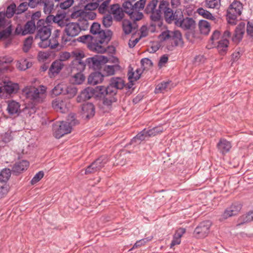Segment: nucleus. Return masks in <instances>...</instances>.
Instances as JSON below:
<instances>
[{
    "label": "nucleus",
    "instance_id": "f257e3e1",
    "mask_svg": "<svg viewBox=\"0 0 253 253\" xmlns=\"http://www.w3.org/2000/svg\"><path fill=\"white\" fill-rule=\"evenodd\" d=\"M158 4V0L150 1L145 8V13L148 15L151 20L154 22L159 21L161 19V14H164L165 20L168 23L173 22L176 14V11L174 13L169 7V1L161 0L159 3L158 9H156Z\"/></svg>",
    "mask_w": 253,
    "mask_h": 253
},
{
    "label": "nucleus",
    "instance_id": "f03ea898",
    "mask_svg": "<svg viewBox=\"0 0 253 253\" xmlns=\"http://www.w3.org/2000/svg\"><path fill=\"white\" fill-rule=\"evenodd\" d=\"M78 123L74 114H70L67 122H56L53 126V135L56 138H60L65 134L71 132L72 127Z\"/></svg>",
    "mask_w": 253,
    "mask_h": 253
},
{
    "label": "nucleus",
    "instance_id": "7ed1b4c3",
    "mask_svg": "<svg viewBox=\"0 0 253 253\" xmlns=\"http://www.w3.org/2000/svg\"><path fill=\"white\" fill-rule=\"evenodd\" d=\"M46 87L41 85L38 87L27 86L23 89V93L27 99L35 103L42 102L46 96Z\"/></svg>",
    "mask_w": 253,
    "mask_h": 253
},
{
    "label": "nucleus",
    "instance_id": "20e7f679",
    "mask_svg": "<svg viewBox=\"0 0 253 253\" xmlns=\"http://www.w3.org/2000/svg\"><path fill=\"white\" fill-rule=\"evenodd\" d=\"M81 31V28L78 23H67L64 30L65 35L62 37V43L64 45L69 44L68 42H70L73 38L77 36Z\"/></svg>",
    "mask_w": 253,
    "mask_h": 253
},
{
    "label": "nucleus",
    "instance_id": "39448f33",
    "mask_svg": "<svg viewBox=\"0 0 253 253\" xmlns=\"http://www.w3.org/2000/svg\"><path fill=\"white\" fill-rule=\"evenodd\" d=\"M175 24L184 30H188L194 28L195 22L192 18H183L182 11L180 9L176 10L174 20Z\"/></svg>",
    "mask_w": 253,
    "mask_h": 253
},
{
    "label": "nucleus",
    "instance_id": "423d86ee",
    "mask_svg": "<svg viewBox=\"0 0 253 253\" xmlns=\"http://www.w3.org/2000/svg\"><path fill=\"white\" fill-rule=\"evenodd\" d=\"M243 9L242 4L239 1H233L227 9V19L229 23L235 25L237 16L242 13Z\"/></svg>",
    "mask_w": 253,
    "mask_h": 253
},
{
    "label": "nucleus",
    "instance_id": "0eeeda50",
    "mask_svg": "<svg viewBox=\"0 0 253 253\" xmlns=\"http://www.w3.org/2000/svg\"><path fill=\"white\" fill-rule=\"evenodd\" d=\"M110 40L104 39V38L95 39L93 42L88 43V48L97 53H103L106 52L107 43Z\"/></svg>",
    "mask_w": 253,
    "mask_h": 253
},
{
    "label": "nucleus",
    "instance_id": "6e6552de",
    "mask_svg": "<svg viewBox=\"0 0 253 253\" xmlns=\"http://www.w3.org/2000/svg\"><path fill=\"white\" fill-rule=\"evenodd\" d=\"M107 162L108 159L106 156L100 157L87 167L85 170V174H91L98 171L105 166Z\"/></svg>",
    "mask_w": 253,
    "mask_h": 253
},
{
    "label": "nucleus",
    "instance_id": "1a4fd4ad",
    "mask_svg": "<svg viewBox=\"0 0 253 253\" xmlns=\"http://www.w3.org/2000/svg\"><path fill=\"white\" fill-rule=\"evenodd\" d=\"M107 62V57L103 55H97L86 59L87 66L93 70L99 69L101 68V64H105Z\"/></svg>",
    "mask_w": 253,
    "mask_h": 253
},
{
    "label": "nucleus",
    "instance_id": "9d476101",
    "mask_svg": "<svg viewBox=\"0 0 253 253\" xmlns=\"http://www.w3.org/2000/svg\"><path fill=\"white\" fill-rule=\"evenodd\" d=\"M211 222L209 220L201 222L195 229L194 234L198 238H203L206 237L210 232Z\"/></svg>",
    "mask_w": 253,
    "mask_h": 253
},
{
    "label": "nucleus",
    "instance_id": "9b49d317",
    "mask_svg": "<svg viewBox=\"0 0 253 253\" xmlns=\"http://www.w3.org/2000/svg\"><path fill=\"white\" fill-rule=\"evenodd\" d=\"M42 23V21H40L38 23L37 26V33L36 36V38H39L41 40V42H44L46 41L50 36L51 35V29L49 25L46 23V25H41V23Z\"/></svg>",
    "mask_w": 253,
    "mask_h": 253
},
{
    "label": "nucleus",
    "instance_id": "f8f14e48",
    "mask_svg": "<svg viewBox=\"0 0 253 253\" xmlns=\"http://www.w3.org/2000/svg\"><path fill=\"white\" fill-rule=\"evenodd\" d=\"M91 34L94 35L95 39L104 38V39L110 40V32L108 31L105 32L103 30H100V25L96 22H94L90 29Z\"/></svg>",
    "mask_w": 253,
    "mask_h": 253
},
{
    "label": "nucleus",
    "instance_id": "ddd939ff",
    "mask_svg": "<svg viewBox=\"0 0 253 253\" xmlns=\"http://www.w3.org/2000/svg\"><path fill=\"white\" fill-rule=\"evenodd\" d=\"M52 106L56 111L65 113L68 111L70 103L68 99L57 98L52 101Z\"/></svg>",
    "mask_w": 253,
    "mask_h": 253
},
{
    "label": "nucleus",
    "instance_id": "4468645a",
    "mask_svg": "<svg viewBox=\"0 0 253 253\" xmlns=\"http://www.w3.org/2000/svg\"><path fill=\"white\" fill-rule=\"evenodd\" d=\"M241 205L235 203L226 209L222 215V218L226 219L230 216L236 215L241 210Z\"/></svg>",
    "mask_w": 253,
    "mask_h": 253
},
{
    "label": "nucleus",
    "instance_id": "2eb2a0df",
    "mask_svg": "<svg viewBox=\"0 0 253 253\" xmlns=\"http://www.w3.org/2000/svg\"><path fill=\"white\" fill-rule=\"evenodd\" d=\"M94 93L95 90L92 87H86L78 96L77 101L78 102H82L86 100L89 99L94 95Z\"/></svg>",
    "mask_w": 253,
    "mask_h": 253
},
{
    "label": "nucleus",
    "instance_id": "dca6fc26",
    "mask_svg": "<svg viewBox=\"0 0 253 253\" xmlns=\"http://www.w3.org/2000/svg\"><path fill=\"white\" fill-rule=\"evenodd\" d=\"M245 23L244 22H241L238 25L235 29L234 37L232 38L234 42L238 43L241 41L245 33Z\"/></svg>",
    "mask_w": 253,
    "mask_h": 253
},
{
    "label": "nucleus",
    "instance_id": "f3484780",
    "mask_svg": "<svg viewBox=\"0 0 253 253\" xmlns=\"http://www.w3.org/2000/svg\"><path fill=\"white\" fill-rule=\"evenodd\" d=\"M82 115L87 119H90L95 114V108L91 103H84L82 107Z\"/></svg>",
    "mask_w": 253,
    "mask_h": 253
},
{
    "label": "nucleus",
    "instance_id": "a211bd4d",
    "mask_svg": "<svg viewBox=\"0 0 253 253\" xmlns=\"http://www.w3.org/2000/svg\"><path fill=\"white\" fill-rule=\"evenodd\" d=\"M169 41L172 47L181 46L183 44L182 35L179 31L171 32Z\"/></svg>",
    "mask_w": 253,
    "mask_h": 253
},
{
    "label": "nucleus",
    "instance_id": "6ab92c4d",
    "mask_svg": "<svg viewBox=\"0 0 253 253\" xmlns=\"http://www.w3.org/2000/svg\"><path fill=\"white\" fill-rule=\"evenodd\" d=\"M98 88L100 94L104 96H109L111 97H115L118 90L111 84H109L107 87L98 86Z\"/></svg>",
    "mask_w": 253,
    "mask_h": 253
},
{
    "label": "nucleus",
    "instance_id": "aec40b11",
    "mask_svg": "<svg viewBox=\"0 0 253 253\" xmlns=\"http://www.w3.org/2000/svg\"><path fill=\"white\" fill-rule=\"evenodd\" d=\"M109 12L112 14L114 15V18L117 21L122 20L124 16L122 8L118 4L111 5Z\"/></svg>",
    "mask_w": 253,
    "mask_h": 253
},
{
    "label": "nucleus",
    "instance_id": "412c9836",
    "mask_svg": "<svg viewBox=\"0 0 253 253\" xmlns=\"http://www.w3.org/2000/svg\"><path fill=\"white\" fill-rule=\"evenodd\" d=\"M104 79V76L100 72H95L89 75L88 78L89 84L95 85L102 83Z\"/></svg>",
    "mask_w": 253,
    "mask_h": 253
},
{
    "label": "nucleus",
    "instance_id": "4be33fe9",
    "mask_svg": "<svg viewBox=\"0 0 253 253\" xmlns=\"http://www.w3.org/2000/svg\"><path fill=\"white\" fill-rule=\"evenodd\" d=\"M39 45L42 48H45L50 47L51 49H54L59 45L58 40L51 36L49 40L48 39L46 41H44V42H40L39 43Z\"/></svg>",
    "mask_w": 253,
    "mask_h": 253
},
{
    "label": "nucleus",
    "instance_id": "5701e85b",
    "mask_svg": "<svg viewBox=\"0 0 253 253\" xmlns=\"http://www.w3.org/2000/svg\"><path fill=\"white\" fill-rule=\"evenodd\" d=\"M231 147L230 142L225 139H221L217 144L218 151L222 154H225L228 152Z\"/></svg>",
    "mask_w": 253,
    "mask_h": 253
},
{
    "label": "nucleus",
    "instance_id": "b1692460",
    "mask_svg": "<svg viewBox=\"0 0 253 253\" xmlns=\"http://www.w3.org/2000/svg\"><path fill=\"white\" fill-rule=\"evenodd\" d=\"M63 66L64 64L61 61L56 60L54 61L52 63L49 70V74L50 77L58 74L63 68Z\"/></svg>",
    "mask_w": 253,
    "mask_h": 253
},
{
    "label": "nucleus",
    "instance_id": "393cba45",
    "mask_svg": "<svg viewBox=\"0 0 253 253\" xmlns=\"http://www.w3.org/2000/svg\"><path fill=\"white\" fill-rule=\"evenodd\" d=\"M29 165V163L27 161L17 162L12 167V171L14 173H20L27 169Z\"/></svg>",
    "mask_w": 253,
    "mask_h": 253
},
{
    "label": "nucleus",
    "instance_id": "a878e982",
    "mask_svg": "<svg viewBox=\"0 0 253 253\" xmlns=\"http://www.w3.org/2000/svg\"><path fill=\"white\" fill-rule=\"evenodd\" d=\"M20 105L16 101L12 100L8 103L7 110L10 115L18 114L20 112Z\"/></svg>",
    "mask_w": 253,
    "mask_h": 253
},
{
    "label": "nucleus",
    "instance_id": "bb28decb",
    "mask_svg": "<svg viewBox=\"0 0 253 253\" xmlns=\"http://www.w3.org/2000/svg\"><path fill=\"white\" fill-rule=\"evenodd\" d=\"M229 45V41L227 39H221L217 42L216 47L219 53L222 55L225 54L227 50Z\"/></svg>",
    "mask_w": 253,
    "mask_h": 253
},
{
    "label": "nucleus",
    "instance_id": "cd10ccee",
    "mask_svg": "<svg viewBox=\"0 0 253 253\" xmlns=\"http://www.w3.org/2000/svg\"><path fill=\"white\" fill-rule=\"evenodd\" d=\"M17 135V131L8 130L1 135V139L4 143H7L13 140Z\"/></svg>",
    "mask_w": 253,
    "mask_h": 253
},
{
    "label": "nucleus",
    "instance_id": "c85d7f7f",
    "mask_svg": "<svg viewBox=\"0 0 253 253\" xmlns=\"http://www.w3.org/2000/svg\"><path fill=\"white\" fill-rule=\"evenodd\" d=\"M3 89L8 93L12 94L16 93L19 89V84L11 82H8L5 84Z\"/></svg>",
    "mask_w": 253,
    "mask_h": 253
},
{
    "label": "nucleus",
    "instance_id": "c756f323",
    "mask_svg": "<svg viewBox=\"0 0 253 253\" xmlns=\"http://www.w3.org/2000/svg\"><path fill=\"white\" fill-rule=\"evenodd\" d=\"M40 6H43V12L46 14H49L53 9L54 3L50 0H42Z\"/></svg>",
    "mask_w": 253,
    "mask_h": 253
},
{
    "label": "nucleus",
    "instance_id": "7c9ffc66",
    "mask_svg": "<svg viewBox=\"0 0 253 253\" xmlns=\"http://www.w3.org/2000/svg\"><path fill=\"white\" fill-rule=\"evenodd\" d=\"M141 74V69H137L135 71H133L132 69H131L129 70L127 73L128 79L131 83L136 81L140 78Z\"/></svg>",
    "mask_w": 253,
    "mask_h": 253
},
{
    "label": "nucleus",
    "instance_id": "2f4dec72",
    "mask_svg": "<svg viewBox=\"0 0 253 253\" xmlns=\"http://www.w3.org/2000/svg\"><path fill=\"white\" fill-rule=\"evenodd\" d=\"M110 84L118 90L122 89L124 87L125 82L121 78L113 77L111 79Z\"/></svg>",
    "mask_w": 253,
    "mask_h": 253
},
{
    "label": "nucleus",
    "instance_id": "473e14b6",
    "mask_svg": "<svg viewBox=\"0 0 253 253\" xmlns=\"http://www.w3.org/2000/svg\"><path fill=\"white\" fill-rule=\"evenodd\" d=\"M120 69L121 67L119 64H115L113 65H105L103 70L107 76H112Z\"/></svg>",
    "mask_w": 253,
    "mask_h": 253
},
{
    "label": "nucleus",
    "instance_id": "72a5a7b5",
    "mask_svg": "<svg viewBox=\"0 0 253 253\" xmlns=\"http://www.w3.org/2000/svg\"><path fill=\"white\" fill-rule=\"evenodd\" d=\"M111 0H105L100 3H98V11L99 13L104 14L109 12V5H110Z\"/></svg>",
    "mask_w": 253,
    "mask_h": 253
},
{
    "label": "nucleus",
    "instance_id": "f704fd0d",
    "mask_svg": "<svg viewBox=\"0 0 253 253\" xmlns=\"http://www.w3.org/2000/svg\"><path fill=\"white\" fill-rule=\"evenodd\" d=\"M199 28L201 33L204 35L208 34L211 29L210 23L206 20H200Z\"/></svg>",
    "mask_w": 253,
    "mask_h": 253
},
{
    "label": "nucleus",
    "instance_id": "c9c22d12",
    "mask_svg": "<svg viewBox=\"0 0 253 253\" xmlns=\"http://www.w3.org/2000/svg\"><path fill=\"white\" fill-rule=\"evenodd\" d=\"M205 5L208 8L218 9L221 5V0H205Z\"/></svg>",
    "mask_w": 253,
    "mask_h": 253
},
{
    "label": "nucleus",
    "instance_id": "e433bc0d",
    "mask_svg": "<svg viewBox=\"0 0 253 253\" xmlns=\"http://www.w3.org/2000/svg\"><path fill=\"white\" fill-rule=\"evenodd\" d=\"M36 29L35 22L33 20L28 21L24 26V35L33 33Z\"/></svg>",
    "mask_w": 253,
    "mask_h": 253
},
{
    "label": "nucleus",
    "instance_id": "4c0bfd02",
    "mask_svg": "<svg viewBox=\"0 0 253 253\" xmlns=\"http://www.w3.org/2000/svg\"><path fill=\"white\" fill-rule=\"evenodd\" d=\"M122 27L123 31L126 35L130 34L132 29L135 28L132 25L131 22L127 19H124L123 20Z\"/></svg>",
    "mask_w": 253,
    "mask_h": 253
},
{
    "label": "nucleus",
    "instance_id": "58836bf2",
    "mask_svg": "<svg viewBox=\"0 0 253 253\" xmlns=\"http://www.w3.org/2000/svg\"><path fill=\"white\" fill-rule=\"evenodd\" d=\"M135 0H126L123 4V7L124 9V11L128 14L130 12L135 9L134 7Z\"/></svg>",
    "mask_w": 253,
    "mask_h": 253
},
{
    "label": "nucleus",
    "instance_id": "ea45409f",
    "mask_svg": "<svg viewBox=\"0 0 253 253\" xmlns=\"http://www.w3.org/2000/svg\"><path fill=\"white\" fill-rule=\"evenodd\" d=\"M146 137H148L147 130L144 129L132 138L131 143V144L139 143L141 141L144 140Z\"/></svg>",
    "mask_w": 253,
    "mask_h": 253
},
{
    "label": "nucleus",
    "instance_id": "a19ab883",
    "mask_svg": "<svg viewBox=\"0 0 253 253\" xmlns=\"http://www.w3.org/2000/svg\"><path fill=\"white\" fill-rule=\"evenodd\" d=\"M185 232L183 229H180V231H177L174 235L173 237V239L171 241L170 244V248H173L174 246L176 245H178L180 243L181 240L180 238L182 236V234L184 233Z\"/></svg>",
    "mask_w": 253,
    "mask_h": 253
},
{
    "label": "nucleus",
    "instance_id": "79ce46f5",
    "mask_svg": "<svg viewBox=\"0 0 253 253\" xmlns=\"http://www.w3.org/2000/svg\"><path fill=\"white\" fill-rule=\"evenodd\" d=\"M11 170L9 169H4L0 172V182H6L11 176Z\"/></svg>",
    "mask_w": 253,
    "mask_h": 253
},
{
    "label": "nucleus",
    "instance_id": "37998d69",
    "mask_svg": "<svg viewBox=\"0 0 253 253\" xmlns=\"http://www.w3.org/2000/svg\"><path fill=\"white\" fill-rule=\"evenodd\" d=\"M197 11L199 15L206 19L211 20H214L215 19L211 12L203 8H198Z\"/></svg>",
    "mask_w": 253,
    "mask_h": 253
},
{
    "label": "nucleus",
    "instance_id": "c03bdc74",
    "mask_svg": "<svg viewBox=\"0 0 253 253\" xmlns=\"http://www.w3.org/2000/svg\"><path fill=\"white\" fill-rule=\"evenodd\" d=\"M87 65L86 63H84L81 60L75 61L74 66L73 67V71H77L78 72H82L85 68V66Z\"/></svg>",
    "mask_w": 253,
    "mask_h": 253
},
{
    "label": "nucleus",
    "instance_id": "a18cd8bd",
    "mask_svg": "<svg viewBox=\"0 0 253 253\" xmlns=\"http://www.w3.org/2000/svg\"><path fill=\"white\" fill-rule=\"evenodd\" d=\"M65 89L64 94L68 95L70 98L73 97L77 93V89L74 85L66 86L65 85Z\"/></svg>",
    "mask_w": 253,
    "mask_h": 253
},
{
    "label": "nucleus",
    "instance_id": "49530a36",
    "mask_svg": "<svg viewBox=\"0 0 253 253\" xmlns=\"http://www.w3.org/2000/svg\"><path fill=\"white\" fill-rule=\"evenodd\" d=\"M128 14L131 20L133 21H139L141 20L143 17V13L141 12H139L138 10H136V9L132 11Z\"/></svg>",
    "mask_w": 253,
    "mask_h": 253
},
{
    "label": "nucleus",
    "instance_id": "de8ad7c7",
    "mask_svg": "<svg viewBox=\"0 0 253 253\" xmlns=\"http://www.w3.org/2000/svg\"><path fill=\"white\" fill-rule=\"evenodd\" d=\"M163 131L164 129L162 126H158L147 130V133L148 137H152L161 133Z\"/></svg>",
    "mask_w": 253,
    "mask_h": 253
},
{
    "label": "nucleus",
    "instance_id": "09e8293b",
    "mask_svg": "<svg viewBox=\"0 0 253 253\" xmlns=\"http://www.w3.org/2000/svg\"><path fill=\"white\" fill-rule=\"evenodd\" d=\"M72 80L74 84H80L84 81L85 77L82 72H78L73 76Z\"/></svg>",
    "mask_w": 253,
    "mask_h": 253
},
{
    "label": "nucleus",
    "instance_id": "8fccbe9b",
    "mask_svg": "<svg viewBox=\"0 0 253 253\" xmlns=\"http://www.w3.org/2000/svg\"><path fill=\"white\" fill-rule=\"evenodd\" d=\"M65 85L60 84L56 85L52 90V93L56 96L61 94H64Z\"/></svg>",
    "mask_w": 253,
    "mask_h": 253
},
{
    "label": "nucleus",
    "instance_id": "3c124183",
    "mask_svg": "<svg viewBox=\"0 0 253 253\" xmlns=\"http://www.w3.org/2000/svg\"><path fill=\"white\" fill-rule=\"evenodd\" d=\"M32 63L29 62L27 60H21L19 61L17 64V68L20 70H25L28 68L31 67Z\"/></svg>",
    "mask_w": 253,
    "mask_h": 253
},
{
    "label": "nucleus",
    "instance_id": "603ef678",
    "mask_svg": "<svg viewBox=\"0 0 253 253\" xmlns=\"http://www.w3.org/2000/svg\"><path fill=\"white\" fill-rule=\"evenodd\" d=\"M240 220L241 222L239 224H242L246 222L252 221L253 220V211H250L242 216Z\"/></svg>",
    "mask_w": 253,
    "mask_h": 253
},
{
    "label": "nucleus",
    "instance_id": "864d4df0",
    "mask_svg": "<svg viewBox=\"0 0 253 253\" xmlns=\"http://www.w3.org/2000/svg\"><path fill=\"white\" fill-rule=\"evenodd\" d=\"M169 84V82H163L159 84L156 87L155 92L156 93L163 92L167 89Z\"/></svg>",
    "mask_w": 253,
    "mask_h": 253
},
{
    "label": "nucleus",
    "instance_id": "5fc2aeb1",
    "mask_svg": "<svg viewBox=\"0 0 253 253\" xmlns=\"http://www.w3.org/2000/svg\"><path fill=\"white\" fill-rule=\"evenodd\" d=\"M16 5L14 3L10 4L7 7L6 12L4 13L6 17L9 18L12 17L14 13H16Z\"/></svg>",
    "mask_w": 253,
    "mask_h": 253
},
{
    "label": "nucleus",
    "instance_id": "6e6d98bb",
    "mask_svg": "<svg viewBox=\"0 0 253 253\" xmlns=\"http://www.w3.org/2000/svg\"><path fill=\"white\" fill-rule=\"evenodd\" d=\"M33 38L30 36L25 40L24 42L23 50L25 52H27L31 47L33 43Z\"/></svg>",
    "mask_w": 253,
    "mask_h": 253
},
{
    "label": "nucleus",
    "instance_id": "4d7b16f0",
    "mask_svg": "<svg viewBox=\"0 0 253 253\" xmlns=\"http://www.w3.org/2000/svg\"><path fill=\"white\" fill-rule=\"evenodd\" d=\"M94 40H95V38L93 37H92V36L89 35H86L80 36L78 39V41L83 42V43H85V42H88V43H89L91 42H93Z\"/></svg>",
    "mask_w": 253,
    "mask_h": 253
},
{
    "label": "nucleus",
    "instance_id": "13d9d810",
    "mask_svg": "<svg viewBox=\"0 0 253 253\" xmlns=\"http://www.w3.org/2000/svg\"><path fill=\"white\" fill-rule=\"evenodd\" d=\"M113 23L112 17L110 14L104 16L102 19V23L105 27H110Z\"/></svg>",
    "mask_w": 253,
    "mask_h": 253
},
{
    "label": "nucleus",
    "instance_id": "bf43d9fd",
    "mask_svg": "<svg viewBox=\"0 0 253 253\" xmlns=\"http://www.w3.org/2000/svg\"><path fill=\"white\" fill-rule=\"evenodd\" d=\"M152 237L151 236V237H148L147 238L141 239V240L137 241L134 245L133 247L129 251H131L134 248H137V247H140L142 245H144L147 242L151 241L152 240Z\"/></svg>",
    "mask_w": 253,
    "mask_h": 253
},
{
    "label": "nucleus",
    "instance_id": "052dcab7",
    "mask_svg": "<svg viewBox=\"0 0 253 253\" xmlns=\"http://www.w3.org/2000/svg\"><path fill=\"white\" fill-rule=\"evenodd\" d=\"M29 5L27 2H22L16 8V14H20L25 12L28 7Z\"/></svg>",
    "mask_w": 253,
    "mask_h": 253
},
{
    "label": "nucleus",
    "instance_id": "680f3d73",
    "mask_svg": "<svg viewBox=\"0 0 253 253\" xmlns=\"http://www.w3.org/2000/svg\"><path fill=\"white\" fill-rule=\"evenodd\" d=\"M141 64L144 70L148 69L152 66L151 60L147 58L142 59L141 60Z\"/></svg>",
    "mask_w": 253,
    "mask_h": 253
},
{
    "label": "nucleus",
    "instance_id": "e2e57ef3",
    "mask_svg": "<svg viewBox=\"0 0 253 253\" xmlns=\"http://www.w3.org/2000/svg\"><path fill=\"white\" fill-rule=\"evenodd\" d=\"M44 173L42 171H40L38 172L32 179L31 183L32 184H35L39 181L43 176Z\"/></svg>",
    "mask_w": 253,
    "mask_h": 253
},
{
    "label": "nucleus",
    "instance_id": "0e129e2a",
    "mask_svg": "<svg viewBox=\"0 0 253 253\" xmlns=\"http://www.w3.org/2000/svg\"><path fill=\"white\" fill-rule=\"evenodd\" d=\"M73 56L76 58L75 61L81 60V59L84 56V52L80 50H75L72 52Z\"/></svg>",
    "mask_w": 253,
    "mask_h": 253
},
{
    "label": "nucleus",
    "instance_id": "69168bd1",
    "mask_svg": "<svg viewBox=\"0 0 253 253\" xmlns=\"http://www.w3.org/2000/svg\"><path fill=\"white\" fill-rule=\"evenodd\" d=\"M98 3L96 1L93 2H90L87 4L85 6V9L87 11H94L96 9L98 8Z\"/></svg>",
    "mask_w": 253,
    "mask_h": 253
},
{
    "label": "nucleus",
    "instance_id": "338daca9",
    "mask_svg": "<svg viewBox=\"0 0 253 253\" xmlns=\"http://www.w3.org/2000/svg\"><path fill=\"white\" fill-rule=\"evenodd\" d=\"M96 17V14L94 11H88L85 12L84 17L86 19L94 20Z\"/></svg>",
    "mask_w": 253,
    "mask_h": 253
},
{
    "label": "nucleus",
    "instance_id": "774afa93",
    "mask_svg": "<svg viewBox=\"0 0 253 253\" xmlns=\"http://www.w3.org/2000/svg\"><path fill=\"white\" fill-rule=\"evenodd\" d=\"M145 3L146 0H140L134 3V7L136 10L139 11L144 8Z\"/></svg>",
    "mask_w": 253,
    "mask_h": 253
}]
</instances>
